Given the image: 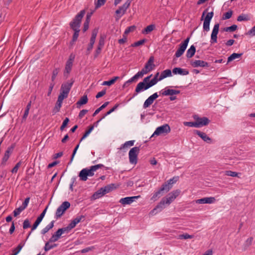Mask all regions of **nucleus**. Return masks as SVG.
Listing matches in <instances>:
<instances>
[{"mask_svg": "<svg viewBox=\"0 0 255 255\" xmlns=\"http://www.w3.org/2000/svg\"><path fill=\"white\" fill-rule=\"evenodd\" d=\"M180 192L179 189H177L169 193L166 197L161 199L155 208L150 211V214L153 215L156 214V211L157 209H159V211H161L165 208V205H170L179 195Z\"/></svg>", "mask_w": 255, "mask_h": 255, "instance_id": "nucleus-1", "label": "nucleus"}, {"mask_svg": "<svg viewBox=\"0 0 255 255\" xmlns=\"http://www.w3.org/2000/svg\"><path fill=\"white\" fill-rule=\"evenodd\" d=\"M85 12L86 11L84 9L80 11V12L76 15L73 20L70 23L71 28L74 31L72 39L74 42L77 40L79 36L81 21Z\"/></svg>", "mask_w": 255, "mask_h": 255, "instance_id": "nucleus-2", "label": "nucleus"}, {"mask_svg": "<svg viewBox=\"0 0 255 255\" xmlns=\"http://www.w3.org/2000/svg\"><path fill=\"white\" fill-rule=\"evenodd\" d=\"M102 167H103V165L99 164L92 166L90 168H86L83 169L79 174L80 179L82 181H86L88 176H93L94 175V172Z\"/></svg>", "mask_w": 255, "mask_h": 255, "instance_id": "nucleus-3", "label": "nucleus"}, {"mask_svg": "<svg viewBox=\"0 0 255 255\" xmlns=\"http://www.w3.org/2000/svg\"><path fill=\"white\" fill-rule=\"evenodd\" d=\"M139 147H134L130 149L128 153L129 161L130 163L136 164L137 162V155L139 153Z\"/></svg>", "mask_w": 255, "mask_h": 255, "instance_id": "nucleus-4", "label": "nucleus"}, {"mask_svg": "<svg viewBox=\"0 0 255 255\" xmlns=\"http://www.w3.org/2000/svg\"><path fill=\"white\" fill-rule=\"evenodd\" d=\"M170 131V128L167 124L163 125L157 128L152 134V136H158L162 134H166Z\"/></svg>", "mask_w": 255, "mask_h": 255, "instance_id": "nucleus-5", "label": "nucleus"}, {"mask_svg": "<svg viewBox=\"0 0 255 255\" xmlns=\"http://www.w3.org/2000/svg\"><path fill=\"white\" fill-rule=\"evenodd\" d=\"M70 206V204L68 201H65L57 208L55 213V218H59L64 214L65 211Z\"/></svg>", "mask_w": 255, "mask_h": 255, "instance_id": "nucleus-6", "label": "nucleus"}, {"mask_svg": "<svg viewBox=\"0 0 255 255\" xmlns=\"http://www.w3.org/2000/svg\"><path fill=\"white\" fill-rule=\"evenodd\" d=\"M132 0H127V1L122 6H120L116 11V13L119 17L118 18H120L122 15H123L125 13L127 9L129 6Z\"/></svg>", "mask_w": 255, "mask_h": 255, "instance_id": "nucleus-7", "label": "nucleus"}, {"mask_svg": "<svg viewBox=\"0 0 255 255\" xmlns=\"http://www.w3.org/2000/svg\"><path fill=\"white\" fill-rule=\"evenodd\" d=\"M74 82V80L72 79L70 81L62 84L61 85L60 92L68 96Z\"/></svg>", "mask_w": 255, "mask_h": 255, "instance_id": "nucleus-8", "label": "nucleus"}, {"mask_svg": "<svg viewBox=\"0 0 255 255\" xmlns=\"http://www.w3.org/2000/svg\"><path fill=\"white\" fill-rule=\"evenodd\" d=\"M190 38H187L183 43L180 44L179 48L175 53V56L176 57H180L184 52L188 45Z\"/></svg>", "mask_w": 255, "mask_h": 255, "instance_id": "nucleus-9", "label": "nucleus"}, {"mask_svg": "<svg viewBox=\"0 0 255 255\" xmlns=\"http://www.w3.org/2000/svg\"><path fill=\"white\" fill-rule=\"evenodd\" d=\"M149 88V87L147 83H145L143 82H140L137 84L134 93L133 94V97L137 96V95L145 90H146Z\"/></svg>", "mask_w": 255, "mask_h": 255, "instance_id": "nucleus-10", "label": "nucleus"}, {"mask_svg": "<svg viewBox=\"0 0 255 255\" xmlns=\"http://www.w3.org/2000/svg\"><path fill=\"white\" fill-rule=\"evenodd\" d=\"M194 119L197 124V128H200L206 126L210 122L209 120L206 117L199 118L198 116L195 115Z\"/></svg>", "mask_w": 255, "mask_h": 255, "instance_id": "nucleus-11", "label": "nucleus"}, {"mask_svg": "<svg viewBox=\"0 0 255 255\" xmlns=\"http://www.w3.org/2000/svg\"><path fill=\"white\" fill-rule=\"evenodd\" d=\"M214 15L213 11L208 12L205 17L203 23V29L204 31H209L210 30V23Z\"/></svg>", "mask_w": 255, "mask_h": 255, "instance_id": "nucleus-12", "label": "nucleus"}, {"mask_svg": "<svg viewBox=\"0 0 255 255\" xmlns=\"http://www.w3.org/2000/svg\"><path fill=\"white\" fill-rule=\"evenodd\" d=\"M219 23H216L214 26L211 35L210 42L211 44L216 43L217 41V34L219 32Z\"/></svg>", "mask_w": 255, "mask_h": 255, "instance_id": "nucleus-13", "label": "nucleus"}, {"mask_svg": "<svg viewBox=\"0 0 255 255\" xmlns=\"http://www.w3.org/2000/svg\"><path fill=\"white\" fill-rule=\"evenodd\" d=\"M191 65L194 68L208 67L209 64L206 61L201 60H192L190 62Z\"/></svg>", "mask_w": 255, "mask_h": 255, "instance_id": "nucleus-14", "label": "nucleus"}, {"mask_svg": "<svg viewBox=\"0 0 255 255\" xmlns=\"http://www.w3.org/2000/svg\"><path fill=\"white\" fill-rule=\"evenodd\" d=\"M13 149V146H11L8 147L7 150L5 151L0 163L1 167H3L6 165V162L9 157L10 153L12 152Z\"/></svg>", "mask_w": 255, "mask_h": 255, "instance_id": "nucleus-15", "label": "nucleus"}, {"mask_svg": "<svg viewBox=\"0 0 255 255\" xmlns=\"http://www.w3.org/2000/svg\"><path fill=\"white\" fill-rule=\"evenodd\" d=\"M47 208H48V206H47L46 207V208L41 213L40 216L37 218L35 222H34V223L33 224V225L32 226L31 231H33L34 230H35L37 228L38 226L39 225L40 222L42 221L43 218H44V217L46 214Z\"/></svg>", "mask_w": 255, "mask_h": 255, "instance_id": "nucleus-16", "label": "nucleus"}, {"mask_svg": "<svg viewBox=\"0 0 255 255\" xmlns=\"http://www.w3.org/2000/svg\"><path fill=\"white\" fill-rule=\"evenodd\" d=\"M158 97L157 93H154L153 95L149 96L144 102L143 104V108L146 109L149 107L154 102V101Z\"/></svg>", "mask_w": 255, "mask_h": 255, "instance_id": "nucleus-17", "label": "nucleus"}, {"mask_svg": "<svg viewBox=\"0 0 255 255\" xmlns=\"http://www.w3.org/2000/svg\"><path fill=\"white\" fill-rule=\"evenodd\" d=\"M140 196L127 197L120 199V203L123 205H127L132 203L136 199L140 198Z\"/></svg>", "mask_w": 255, "mask_h": 255, "instance_id": "nucleus-18", "label": "nucleus"}, {"mask_svg": "<svg viewBox=\"0 0 255 255\" xmlns=\"http://www.w3.org/2000/svg\"><path fill=\"white\" fill-rule=\"evenodd\" d=\"M215 202L216 199L214 197H205L196 201L197 204H212Z\"/></svg>", "mask_w": 255, "mask_h": 255, "instance_id": "nucleus-19", "label": "nucleus"}, {"mask_svg": "<svg viewBox=\"0 0 255 255\" xmlns=\"http://www.w3.org/2000/svg\"><path fill=\"white\" fill-rule=\"evenodd\" d=\"M154 57L151 56L145 64L143 69L148 73L152 70L155 66L154 63Z\"/></svg>", "mask_w": 255, "mask_h": 255, "instance_id": "nucleus-20", "label": "nucleus"}, {"mask_svg": "<svg viewBox=\"0 0 255 255\" xmlns=\"http://www.w3.org/2000/svg\"><path fill=\"white\" fill-rule=\"evenodd\" d=\"M180 91L175 90L173 89H165L164 91H161L160 94L163 96H173L174 95H177L180 93Z\"/></svg>", "mask_w": 255, "mask_h": 255, "instance_id": "nucleus-21", "label": "nucleus"}, {"mask_svg": "<svg viewBox=\"0 0 255 255\" xmlns=\"http://www.w3.org/2000/svg\"><path fill=\"white\" fill-rule=\"evenodd\" d=\"M194 132L207 143L211 142V139L205 133L198 130H195Z\"/></svg>", "mask_w": 255, "mask_h": 255, "instance_id": "nucleus-22", "label": "nucleus"}, {"mask_svg": "<svg viewBox=\"0 0 255 255\" xmlns=\"http://www.w3.org/2000/svg\"><path fill=\"white\" fill-rule=\"evenodd\" d=\"M172 72L175 75H187L189 74V71L187 70L179 67L174 68Z\"/></svg>", "mask_w": 255, "mask_h": 255, "instance_id": "nucleus-23", "label": "nucleus"}, {"mask_svg": "<svg viewBox=\"0 0 255 255\" xmlns=\"http://www.w3.org/2000/svg\"><path fill=\"white\" fill-rule=\"evenodd\" d=\"M85 217L84 216H80L75 218L72 222L69 224V226L72 229L74 228L77 224L80 222L81 221L84 220Z\"/></svg>", "mask_w": 255, "mask_h": 255, "instance_id": "nucleus-24", "label": "nucleus"}, {"mask_svg": "<svg viewBox=\"0 0 255 255\" xmlns=\"http://www.w3.org/2000/svg\"><path fill=\"white\" fill-rule=\"evenodd\" d=\"M62 235L61 231L58 229L50 238L49 242H56L60 238Z\"/></svg>", "mask_w": 255, "mask_h": 255, "instance_id": "nucleus-25", "label": "nucleus"}, {"mask_svg": "<svg viewBox=\"0 0 255 255\" xmlns=\"http://www.w3.org/2000/svg\"><path fill=\"white\" fill-rule=\"evenodd\" d=\"M172 76V73L171 71L169 69H166L164 70L161 73V75L158 78V80L161 81L162 79L167 77H170Z\"/></svg>", "mask_w": 255, "mask_h": 255, "instance_id": "nucleus-26", "label": "nucleus"}, {"mask_svg": "<svg viewBox=\"0 0 255 255\" xmlns=\"http://www.w3.org/2000/svg\"><path fill=\"white\" fill-rule=\"evenodd\" d=\"M72 66H73V63L68 62H66L65 68V71H64V76H66V77H68L69 74L70 73V72L71 70Z\"/></svg>", "mask_w": 255, "mask_h": 255, "instance_id": "nucleus-27", "label": "nucleus"}, {"mask_svg": "<svg viewBox=\"0 0 255 255\" xmlns=\"http://www.w3.org/2000/svg\"><path fill=\"white\" fill-rule=\"evenodd\" d=\"M196 51L195 47L192 45L190 46V48L188 49L186 52V56L187 58H191L195 54Z\"/></svg>", "mask_w": 255, "mask_h": 255, "instance_id": "nucleus-28", "label": "nucleus"}, {"mask_svg": "<svg viewBox=\"0 0 255 255\" xmlns=\"http://www.w3.org/2000/svg\"><path fill=\"white\" fill-rule=\"evenodd\" d=\"M120 77L118 76L114 77L111 80L107 81H104L102 85L103 86H111L114 84L116 81L119 79Z\"/></svg>", "mask_w": 255, "mask_h": 255, "instance_id": "nucleus-29", "label": "nucleus"}, {"mask_svg": "<svg viewBox=\"0 0 255 255\" xmlns=\"http://www.w3.org/2000/svg\"><path fill=\"white\" fill-rule=\"evenodd\" d=\"M104 195L103 189L101 188L92 195V199L95 200L102 197Z\"/></svg>", "mask_w": 255, "mask_h": 255, "instance_id": "nucleus-30", "label": "nucleus"}, {"mask_svg": "<svg viewBox=\"0 0 255 255\" xmlns=\"http://www.w3.org/2000/svg\"><path fill=\"white\" fill-rule=\"evenodd\" d=\"M54 221H51L48 225H47L44 228H43L41 231V233L42 235L45 234L47 232L49 231L51 229H52L54 227Z\"/></svg>", "mask_w": 255, "mask_h": 255, "instance_id": "nucleus-31", "label": "nucleus"}, {"mask_svg": "<svg viewBox=\"0 0 255 255\" xmlns=\"http://www.w3.org/2000/svg\"><path fill=\"white\" fill-rule=\"evenodd\" d=\"M88 98L86 95L83 96L76 103L77 107L79 108L81 105H85L88 102Z\"/></svg>", "mask_w": 255, "mask_h": 255, "instance_id": "nucleus-32", "label": "nucleus"}, {"mask_svg": "<svg viewBox=\"0 0 255 255\" xmlns=\"http://www.w3.org/2000/svg\"><path fill=\"white\" fill-rule=\"evenodd\" d=\"M104 45V40L103 38H101L99 42V45L96 51L95 57L97 56L101 52V49Z\"/></svg>", "mask_w": 255, "mask_h": 255, "instance_id": "nucleus-33", "label": "nucleus"}, {"mask_svg": "<svg viewBox=\"0 0 255 255\" xmlns=\"http://www.w3.org/2000/svg\"><path fill=\"white\" fill-rule=\"evenodd\" d=\"M254 240L253 237H250L247 239L244 245V250L246 251L247 249L252 245Z\"/></svg>", "mask_w": 255, "mask_h": 255, "instance_id": "nucleus-34", "label": "nucleus"}, {"mask_svg": "<svg viewBox=\"0 0 255 255\" xmlns=\"http://www.w3.org/2000/svg\"><path fill=\"white\" fill-rule=\"evenodd\" d=\"M242 55V53H233L228 58V63L231 62L234 59L240 58Z\"/></svg>", "mask_w": 255, "mask_h": 255, "instance_id": "nucleus-35", "label": "nucleus"}, {"mask_svg": "<svg viewBox=\"0 0 255 255\" xmlns=\"http://www.w3.org/2000/svg\"><path fill=\"white\" fill-rule=\"evenodd\" d=\"M155 28V26L154 24H150L146 26L144 30L142 31L143 34H148L151 32Z\"/></svg>", "mask_w": 255, "mask_h": 255, "instance_id": "nucleus-36", "label": "nucleus"}, {"mask_svg": "<svg viewBox=\"0 0 255 255\" xmlns=\"http://www.w3.org/2000/svg\"><path fill=\"white\" fill-rule=\"evenodd\" d=\"M50 243L51 242H49V240L48 242H47L45 243L44 248L45 252H47V251L50 250L51 249L54 248L57 246V244H54L53 245H50Z\"/></svg>", "mask_w": 255, "mask_h": 255, "instance_id": "nucleus-37", "label": "nucleus"}, {"mask_svg": "<svg viewBox=\"0 0 255 255\" xmlns=\"http://www.w3.org/2000/svg\"><path fill=\"white\" fill-rule=\"evenodd\" d=\"M162 195V192L159 189V190L155 192L153 194L152 197L151 198V200L153 201H155Z\"/></svg>", "mask_w": 255, "mask_h": 255, "instance_id": "nucleus-38", "label": "nucleus"}, {"mask_svg": "<svg viewBox=\"0 0 255 255\" xmlns=\"http://www.w3.org/2000/svg\"><path fill=\"white\" fill-rule=\"evenodd\" d=\"M171 188H172V187L171 186H170V185H169L166 182H165L163 184H162L160 190V191H161L162 192H165L167 193Z\"/></svg>", "mask_w": 255, "mask_h": 255, "instance_id": "nucleus-39", "label": "nucleus"}, {"mask_svg": "<svg viewBox=\"0 0 255 255\" xmlns=\"http://www.w3.org/2000/svg\"><path fill=\"white\" fill-rule=\"evenodd\" d=\"M249 20H250V16L248 15L245 14L240 15L237 18V20L238 21H248Z\"/></svg>", "mask_w": 255, "mask_h": 255, "instance_id": "nucleus-40", "label": "nucleus"}, {"mask_svg": "<svg viewBox=\"0 0 255 255\" xmlns=\"http://www.w3.org/2000/svg\"><path fill=\"white\" fill-rule=\"evenodd\" d=\"M109 104V102H105L103 105H102L100 107H99L98 109H97L95 112L94 113L93 116H95L96 115H97L101 110H102L103 109L105 108Z\"/></svg>", "mask_w": 255, "mask_h": 255, "instance_id": "nucleus-41", "label": "nucleus"}, {"mask_svg": "<svg viewBox=\"0 0 255 255\" xmlns=\"http://www.w3.org/2000/svg\"><path fill=\"white\" fill-rule=\"evenodd\" d=\"M179 179L178 176H174L172 178L168 180L166 183L170 185L171 187H172V185L174 183H175Z\"/></svg>", "mask_w": 255, "mask_h": 255, "instance_id": "nucleus-42", "label": "nucleus"}, {"mask_svg": "<svg viewBox=\"0 0 255 255\" xmlns=\"http://www.w3.org/2000/svg\"><path fill=\"white\" fill-rule=\"evenodd\" d=\"M62 103L57 101L56 104L52 112H53V114H55L57 113V112H59L60 109L62 106Z\"/></svg>", "mask_w": 255, "mask_h": 255, "instance_id": "nucleus-43", "label": "nucleus"}, {"mask_svg": "<svg viewBox=\"0 0 255 255\" xmlns=\"http://www.w3.org/2000/svg\"><path fill=\"white\" fill-rule=\"evenodd\" d=\"M94 126H91L89 129L87 130V131H86L85 133L84 134V135H83V136L82 137L80 141H81L82 140H83L84 139H85L86 137H87L89 135V134L92 132V131L94 129Z\"/></svg>", "mask_w": 255, "mask_h": 255, "instance_id": "nucleus-44", "label": "nucleus"}, {"mask_svg": "<svg viewBox=\"0 0 255 255\" xmlns=\"http://www.w3.org/2000/svg\"><path fill=\"white\" fill-rule=\"evenodd\" d=\"M134 142V140H129L126 141L124 144H123L121 147V149L125 148L129 146H132L133 145Z\"/></svg>", "mask_w": 255, "mask_h": 255, "instance_id": "nucleus-45", "label": "nucleus"}, {"mask_svg": "<svg viewBox=\"0 0 255 255\" xmlns=\"http://www.w3.org/2000/svg\"><path fill=\"white\" fill-rule=\"evenodd\" d=\"M194 237L193 235H190L188 234H185L182 235H179L178 236L177 239H192Z\"/></svg>", "mask_w": 255, "mask_h": 255, "instance_id": "nucleus-46", "label": "nucleus"}, {"mask_svg": "<svg viewBox=\"0 0 255 255\" xmlns=\"http://www.w3.org/2000/svg\"><path fill=\"white\" fill-rule=\"evenodd\" d=\"M225 174L229 176L237 177L238 175V173L231 170H227L225 171Z\"/></svg>", "mask_w": 255, "mask_h": 255, "instance_id": "nucleus-47", "label": "nucleus"}, {"mask_svg": "<svg viewBox=\"0 0 255 255\" xmlns=\"http://www.w3.org/2000/svg\"><path fill=\"white\" fill-rule=\"evenodd\" d=\"M232 14L233 11L232 10H230L223 14L222 19L223 20L229 19L232 17Z\"/></svg>", "mask_w": 255, "mask_h": 255, "instance_id": "nucleus-48", "label": "nucleus"}, {"mask_svg": "<svg viewBox=\"0 0 255 255\" xmlns=\"http://www.w3.org/2000/svg\"><path fill=\"white\" fill-rule=\"evenodd\" d=\"M24 210V209H23V208H22L21 206L18 208L15 209L13 212L14 216L16 217L19 214H20V213Z\"/></svg>", "mask_w": 255, "mask_h": 255, "instance_id": "nucleus-49", "label": "nucleus"}, {"mask_svg": "<svg viewBox=\"0 0 255 255\" xmlns=\"http://www.w3.org/2000/svg\"><path fill=\"white\" fill-rule=\"evenodd\" d=\"M60 231H61V232L62 234H67L71 230V228L68 225V226L66 227H64L62 228L59 229Z\"/></svg>", "mask_w": 255, "mask_h": 255, "instance_id": "nucleus-50", "label": "nucleus"}, {"mask_svg": "<svg viewBox=\"0 0 255 255\" xmlns=\"http://www.w3.org/2000/svg\"><path fill=\"white\" fill-rule=\"evenodd\" d=\"M237 27H237V25L234 24L231 26L226 27L224 29V30L227 32H228V31L233 32V31H235L237 29Z\"/></svg>", "mask_w": 255, "mask_h": 255, "instance_id": "nucleus-51", "label": "nucleus"}, {"mask_svg": "<svg viewBox=\"0 0 255 255\" xmlns=\"http://www.w3.org/2000/svg\"><path fill=\"white\" fill-rule=\"evenodd\" d=\"M68 97L67 95L64 94L63 93L60 92L59 95L58 97L57 101L62 103L63 100Z\"/></svg>", "mask_w": 255, "mask_h": 255, "instance_id": "nucleus-52", "label": "nucleus"}, {"mask_svg": "<svg viewBox=\"0 0 255 255\" xmlns=\"http://www.w3.org/2000/svg\"><path fill=\"white\" fill-rule=\"evenodd\" d=\"M147 72L143 68L140 71L137 72L134 76L137 79L139 77H142L144 74H147Z\"/></svg>", "mask_w": 255, "mask_h": 255, "instance_id": "nucleus-53", "label": "nucleus"}, {"mask_svg": "<svg viewBox=\"0 0 255 255\" xmlns=\"http://www.w3.org/2000/svg\"><path fill=\"white\" fill-rule=\"evenodd\" d=\"M147 72L143 68L140 71L137 72L134 76L137 79L139 77H142L144 74H147Z\"/></svg>", "mask_w": 255, "mask_h": 255, "instance_id": "nucleus-54", "label": "nucleus"}, {"mask_svg": "<svg viewBox=\"0 0 255 255\" xmlns=\"http://www.w3.org/2000/svg\"><path fill=\"white\" fill-rule=\"evenodd\" d=\"M145 41H146L145 39H142V40H139V41H136V42L133 43V44H132L131 46H132V47L139 46L140 45L143 44L145 43Z\"/></svg>", "mask_w": 255, "mask_h": 255, "instance_id": "nucleus-55", "label": "nucleus"}, {"mask_svg": "<svg viewBox=\"0 0 255 255\" xmlns=\"http://www.w3.org/2000/svg\"><path fill=\"white\" fill-rule=\"evenodd\" d=\"M106 0H98L97 2H95V7L98 8L104 5Z\"/></svg>", "mask_w": 255, "mask_h": 255, "instance_id": "nucleus-56", "label": "nucleus"}, {"mask_svg": "<svg viewBox=\"0 0 255 255\" xmlns=\"http://www.w3.org/2000/svg\"><path fill=\"white\" fill-rule=\"evenodd\" d=\"M183 124L185 126L197 128V124L195 121L194 122H185L183 123Z\"/></svg>", "mask_w": 255, "mask_h": 255, "instance_id": "nucleus-57", "label": "nucleus"}, {"mask_svg": "<svg viewBox=\"0 0 255 255\" xmlns=\"http://www.w3.org/2000/svg\"><path fill=\"white\" fill-rule=\"evenodd\" d=\"M119 104H116L112 109L109 111L103 117L102 119H104L107 116L111 114L112 112H114L119 107Z\"/></svg>", "mask_w": 255, "mask_h": 255, "instance_id": "nucleus-58", "label": "nucleus"}, {"mask_svg": "<svg viewBox=\"0 0 255 255\" xmlns=\"http://www.w3.org/2000/svg\"><path fill=\"white\" fill-rule=\"evenodd\" d=\"M22 164V161H20L18 163H16V164L15 165V166L12 168L11 170L12 173H16L18 171V169L19 167L20 166V165Z\"/></svg>", "mask_w": 255, "mask_h": 255, "instance_id": "nucleus-59", "label": "nucleus"}, {"mask_svg": "<svg viewBox=\"0 0 255 255\" xmlns=\"http://www.w3.org/2000/svg\"><path fill=\"white\" fill-rule=\"evenodd\" d=\"M30 227V222L28 219H25L23 223L22 227L24 229H27Z\"/></svg>", "mask_w": 255, "mask_h": 255, "instance_id": "nucleus-60", "label": "nucleus"}, {"mask_svg": "<svg viewBox=\"0 0 255 255\" xmlns=\"http://www.w3.org/2000/svg\"><path fill=\"white\" fill-rule=\"evenodd\" d=\"M135 29V26L134 25L128 27L125 31L124 34L126 35L128 34L129 32L133 31Z\"/></svg>", "mask_w": 255, "mask_h": 255, "instance_id": "nucleus-61", "label": "nucleus"}, {"mask_svg": "<svg viewBox=\"0 0 255 255\" xmlns=\"http://www.w3.org/2000/svg\"><path fill=\"white\" fill-rule=\"evenodd\" d=\"M59 73V69L57 68L55 69L52 72V75L51 77L52 81L53 82L55 79L56 76H57Z\"/></svg>", "mask_w": 255, "mask_h": 255, "instance_id": "nucleus-62", "label": "nucleus"}, {"mask_svg": "<svg viewBox=\"0 0 255 255\" xmlns=\"http://www.w3.org/2000/svg\"><path fill=\"white\" fill-rule=\"evenodd\" d=\"M21 246H17L16 248L12 250L13 254L11 255H17L21 251Z\"/></svg>", "mask_w": 255, "mask_h": 255, "instance_id": "nucleus-63", "label": "nucleus"}, {"mask_svg": "<svg viewBox=\"0 0 255 255\" xmlns=\"http://www.w3.org/2000/svg\"><path fill=\"white\" fill-rule=\"evenodd\" d=\"M159 80H156L155 78H153L151 80H150L148 83H147V84L148 85L149 88L151 87L152 86H154V85H155L158 81H159Z\"/></svg>", "mask_w": 255, "mask_h": 255, "instance_id": "nucleus-64", "label": "nucleus"}]
</instances>
